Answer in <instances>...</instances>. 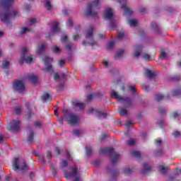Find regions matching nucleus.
Here are the masks:
<instances>
[{
    "instance_id": "obj_1",
    "label": "nucleus",
    "mask_w": 181,
    "mask_h": 181,
    "mask_svg": "<svg viewBox=\"0 0 181 181\" xmlns=\"http://www.w3.org/2000/svg\"><path fill=\"white\" fill-rule=\"evenodd\" d=\"M14 1L15 0H0V6L2 7L0 10V19L3 23H9V19L18 15V11L9 9Z\"/></svg>"
},
{
    "instance_id": "obj_2",
    "label": "nucleus",
    "mask_w": 181,
    "mask_h": 181,
    "mask_svg": "<svg viewBox=\"0 0 181 181\" xmlns=\"http://www.w3.org/2000/svg\"><path fill=\"white\" fill-rule=\"evenodd\" d=\"M107 153H110V156L115 155L114 157L111 158V163L112 166H115V165H117V162H118V159H119V154L115 153V150L112 147L101 148L99 151L100 155H107Z\"/></svg>"
},
{
    "instance_id": "obj_3",
    "label": "nucleus",
    "mask_w": 181,
    "mask_h": 181,
    "mask_svg": "<svg viewBox=\"0 0 181 181\" xmlns=\"http://www.w3.org/2000/svg\"><path fill=\"white\" fill-rule=\"evenodd\" d=\"M100 5V0H95L87 6L86 16H92V18H97L98 13L94 11V9H98Z\"/></svg>"
},
{
    "instance_id": "obj_4",
    "label": "nucleus",
    "mask_w": 181,
    "mask_h": 181,
    "mask_svg": "<svg viewBox=\"0 0 181 181\" xmlns=\"http://www.w3.org/2000/svg\"><path fill=\"white\" fill-rule=\"evenodd\" d=\"M93 33H94V28H93V25H90L88 29L86 31V38L90 39V42H86L85 41H83L82 42L83 46H94V45L95 46H98V44H97V42L93 38Z\"/></svg>"
},
{
    "instance_id": "obj_5",
    "label": "nucleus",
    "mask_w": 181,
    "mask_h": 181,
    "mask_svg": "<svg viewBox=\"0 0 181 181\" xmlns=\"http://www.w3.org/2000/svg\"><path fill=\"white\" fill-rule=\"evenodd\" d=\"M7 129L10 132H19L21 130V121L19 120H11L9 122Z\"/></svg>"
},
{
    "instance_id": "obj_6",
    "label": "nucleus",
    "mask_w": 181,
    "mask_h": 181,
    "mask_svg": "<svg viewBox=\"0 0 181 181\" xmlns=\"http://www.w3.org/2000/svg\"><path fill=\"white\" fill-rule=\"evenodd\" d=\"M104 18L106 21H109L110 22V28H115V21L114 20V13H112V9L109 8L106 9L104 13Z\"/></svg>"
},
{
    "instance_id": "obj_7",
    "label": "nucleus",
    "mask_w": 181,
    "mask_h": 181,
    "mask_svg": "<svg viewBox=\"0 0 181 181\" xmlns=\"http://www.w3.org/2000/svg\"><path fill=\"white\" fill-rule=\"evenodd\" d=\"M13 88L15 90V91H18L20 94H22V93H25V83L23 82V81L21 80H16V81L13 82Z\"/></svg>"
},
{
    "instance_id": "obj_8",
    "label": "nucleus",
    "mask_w": 181,
    "mask_h": 181,
    "mask_svg": "<svg viewBox=\"0 0 181 181\" xmlns=\"http://www.w3.org/2000/svg\"><path fill=\"white\" fill-rule=\"evenodd\" d=\"M22 52V57L20 59V64H23V63H32L33 62V58L30 56H28L26 57V53H28V48L26 47H22L21 48Z\"/></svg>"
},
{
    "instance_id": "obj_9",
    "label": "nucleus",
    "mask_w": 181,
    "mask_h": 181,
    "mask_svg": "<svg viewBox=\"0 0 181 181\" xmlns=\"http://www.w3.org/2000/svg\"><path fill=\"white\" fill-rule=\"evenodd\" d=\"M13 169L14 170H28V165L25 161L19 165V158H16L13 163Z\"/></svg>"
},
{
    "instance_id": "obj_10",
    "label": "nucleus",
    "mask_w": 181,
    "mask_h": 181,
    "mask_svg": "<svg viewBox=\"0 0 181 181\" xmlns=\"http://www.w3.org/2000/svg\"><path fill=\"white\" fill-rule=\"evenodd\" d=\"M43 62L47 65V67L43 69L44 71H45V73H53L54 69L52 66V63H53V58L45 57L43 58Z\"/></svg>"
},
{
    "instance_id": "obj_11",
    "label": "nucleus",
    "mask_w": 181,
    "mask_h": 181,
    "mask_svg": "<svg viewBox=\"0 0 181 181\" xmlns=\"http://www.w3.org/2000/svg\"><path fill=\"white\" fill-rule=\"evenodd\" d=\"M66 121L68 124L71 126L76 125V124H78V117L76 116L74 114L71 112L66 113Z\"/></svg>"
},
{
    "instance_id": "obj_12",
    "label": "nucleus",
    "mask_w": 181,
    "mask_h": 181,
    "mask_svg": "<svg viewBox=\"0 0 181 181\" xmlns=\"http://www.w3.org/2000/svg\"><path fill=\"white\" fill-rule=\"evenodd\" d=\"M71 173H68L67 170H66L64 172L65 173V177H74V176H76V175H77V172H78V170H80L78 169V167H77V165H74L73 167L71 168Z\"/></svg>"
},
{
    "instance_id": "obj_13",
    "label": "nucleus",
    "mask_w": 181,
    "mask_h": 181,
    "mask_svg": "<svg viewBox=\"0 0 181 181\" xmlns=\"http://www.w3.org/2000/svg\"><path fill=\"white\" fill-rule=\"evenodd\" d=\"M143 48H144V46H142V45H138L135 46V51H134V53L133 54V56L135 59H138V57L141 56Z\"/></svg>"
},
{
    "instance_id": "obj_14",
    "label": "nucleus",
    "mask_w": 181,
    "mask_h": 181,
    "mask_svg": "<svg viewBox=\"0 0 181 181\" xmlns=\"http://www.w3.org/2000/svg\"><path fill=\"white\" fill-rule=\"evenodd\" d=\"M121 103L124 104L126 108H129V107H132L134 105L132 103V99L129 98H122Z\"/></svg>"
},
{
    "instance_id": "obj_15",
    "label": "nucleus",
    "mask_w": 181,
    "mask_h": 181,
    "mask_svg": "<svg viewBox=\"0 0 181 181\" xmlns=\"http://www.w3.org/2000/svg\"><path fill=\"white\" fill-rule=\"evenodd\" d=\"M180 175V170L178 168H176V171L174 173V175H170L168 177V181H177L179 178L177 175Z\"/></svg>"
},
{
    "instance_id": "obj_16",
    "label": "nucleus",
    "mask_w": 181,
    "mask_h": 181,
    "mask_svg": "<svg viewBox=\"0 0 181 181\" xmlns=\"http://www.w3.org/2000/svg\"><path fill=\"white\" fill-rule=\"evenodd\" d=\"M144 169L141 170V173L142 175H146L148 172H151L152 170V167L151 165H148V163H144L143 164Z\"/></svg>"
},
{
    "instance_id": "obj_17",
    "label": "nucleus",
    "mask_w": 181,
    "mask_h": 181,
    "mask_svg": "<svg viewBox=\"0 0 181 181\" xmlns=\"http://www.w3.org/2000/svg\"><path fill=\"white\" fill-rule=\"evenodd\" d=\"M121 8L122 9H125L124 15L128 16H132L133 12L132 11V10H130L129 8H127V4H122Z\"/></svg>"
},
{
    "instance_id": "obj_18",
    "label": "nucleus",
    "mask_w": 181,
    "mask_h": 181,
    "mask_svg": "<svg viewBox=\"0 0 181 181\" xmlns=\"http://www.w3.org/2000/svg\"><path fill=\"white\" fill-rule=\"evenodd\" d=\"M41 99L42 100V103H48V101H52V98L50 97V95L47 93H43Z\"/></svg>"
},
{
    "instance_id": "obj_19",
    "label": "nucleus",
    "mask_w": 181,
    "mask_h": 181,
    "mask_svg": "<svg viewBox=\"0 0 181 181\" xmlns=\"http://www.w3.org/2000/svg\"><path fill=\"white\" fill-rule=\"evenodd\" d=\"M74 107H76V108H79L80 110H84L86 105L82 103L78 102H73Z\"/></svg>"
},
{
    "instance_id": "obj_20",
    "label": "nucleus",
    "mask_w": 181,
    "mask_h": 181,
    "mask_svg": "<svg viewBox=\"0 0 181 181\" xmlns=\"http://www.w3.org/2000/svg\"><path fill=\"white\" fill-rule=\"evenodd\" d=\"M110 95L112 97V98H116V100H118V101H122L123 98L122 97L119 96L117 92L115 91L110 93Z\"/></svg>"
},
{
    "instance_id": "obj_21",
    "label": "nucleus",
    "mask_w": 181,
    "mask_h": 181,
    "mask_svg": "<svg viewBox=\"0 0 181 181\" xmlns=\"http://www.w3.org/2000/svg\"><path fill=\"white\" fill-rule=\"evenodd\" d=\"M29 81H31L33 84L37 83V76L36 75H30L28 76Z\"/></svg>"
},
{
    "instance_id": "obj_22",
    "label": "nucleus",
    "mask_w": 181,
    "mask_h": 181,
    "mask_svg": "<svg viewBox=\"0 0 181 181\" xmlns=\"http://www.w3.org/2000/svg\"><path fill=\"white\" fill-rule=\"evenodd\" d=\"M52 31L57 32V33L60 32V28H59V22H57V21L53 22Z\"/></svg>"
},
{
    "instance_id": "obj_23",
    "label": "nucleus",
    "mask_w": 181,
    "mask_h": 181,
    "mask_svg": "<svg viewBox=\"0 0 181 181\" xmlns=\"http://www.w3.org/2000/svg\"><path fill=\"white\" fill-rule=\"evenodd\" d=\"M119 114L121 117H124L128 115V110L127 108L119 107Z\"/></svg>"
},
{
    "instance_id": "obj_24",
    "label": "nucleus",
    "mask_w": 181,
    "mask_h": 181,
    "mask_svg": "<svg viewBox=\"0 0 181 181\" xmlns=\"http://www.w3.org/2000/svg\"><path fill=\"white\" fill-rule=\"evenodd\" d=\"M25 107L27 110H28V119H30V118H32V110H30V103L25 102Z\"/></svg>"
},
{
    "instance_id": "obj_25",
    "label": "nucleus",
    "mask_w": 181,
    "mask_h": 181,
    "mask_svg": "<svg viewBox=\"0 0 181 181\" xmlns=\"http://www.w3.org/2000/svg\"><path fill=\"white\" fill-rule=\"evenodd\" d=\"M34 133L29 129V134L28 137V144H30V142H33V138H34Z\"/></svg>"
},
{
    "instance_id": "obj_26",
    "label": "nucleus",
    "mask_w": 181,
    "mask_h": 181,
    "mask_svg": "<svg viewBox=\"0 0 181 181\" xmlns=\"http://www.w3.org/2000/svg\"><path fill=\"white\" fill-rule=\"evenodd\" d=\"M98 118H107V113L101 111H96Z\"/></svg>"
},
{
    "instance_id": "obj_27",
    "label": "nucleus",
    "mask_w": 181,
    "mask_h": 181,
    "mask_svg": "<svg viewBox=\"0 0 181 181\" xmlns=\"http://www.w3.org/2000/svg\"><path fill=\"white\" fill-rule=\"evenodd\" d=\"M145 74H146V77H148V78H153V77H155V74L150 69H147L146 71Z\"/></svg>"
},
{
    "instance_id": "obj_28",
    "label": "nucleus",
    "mask_w": 181,
    "mask_h": 181,
    "mask_svg": "<svg viewBox=\"0 0 181 181\" xmlns=\"http://www.w3.org/2000/svg\"><path fill=\"white\" fill-rule=\"evenodd\" d=\"M151 28L155 30L156 33H160V30H159V27H158V24H156V23L152 22Z\"/></svg>"
},
{
    "instance_id": "obj_29",
    "label": "nucleus",
    "mask_w": 181,
    "mask_h": 181,
    "mask_svg": "<svg viewBox=\"0 0 181 181\" xmlns=\"http://www.w3.org/2000/svg\"><path fill=\"white\" fill-rule=\"evenodd\" d=\"M165 154V151L162 149L156 151L154 152L153 155L156 157H159V156H162Z\"/></svg>"
},
{
    "instance_id": "obj_30",
    "label": "nucleus",
    "mask_w": 181,
    "mask_h": 181,
    "mask_svg": "<svg viewBox=\"0 0 181 181\" xmlns=\"http://www.w3.org/2000/svg\"><path fill=\"white\" fill-rule=\"evenodd\" d=\"M10 62H11L10 59H8L4 61L2 64V69H8Z\"/></svg>"
},
{
    "instance_id": "obj_31",
    "label": "nucleus",
    "mask_w": 181,
    "mask_h": 181,
    "mask_svg": "<svg viewBox=\"0 0 181 181\" xmlns=\"http://www.w3.org/2000/svg\"><path fill=\"white\" fill-rule=\"evenodd\" d=\"M130 155L134 158H141V153L139 151H133L130 153Z\"/></svg>"
},
{
    "instance_id": "obj_32",
    "label": "nucleus",
    "mask_w": 181,
    "mask_h": 181,
    "mask_svg": "<svg viewBox=\"0 0 181 181\" xmlns=\"http://www.w3.org/2000/svg\"><path fill=\"white\" fill-rule=\"evenodd\" d=\"M45 44L38 45L37 49V53H38V54H40V53H42V52H43V50H45Z\"/></svg>"
},
{
    "instance_id": "obj_33",
    "label": "nucleus",
    "mask_w": 181,
    "mask_h": 181,
    "mask_svg": "<svg viewBox=\"0 0 181 181\" xmlns=\"http://www.w3.org/2000/svg\"><path fill=\"white\" fill-rule=\"evenodd\" d=\"M167 172H168V168L167 167H165L163 165H160V173L162 175H166Z\"/></svg>"
},
{
    "instance_id": "obj_34",
    "label": "nucleus",
    "mask_w": 181,
    "mask_h": 181,
    "mask_svg": "<svg viewBox=\"0 0 181 181\" xmlns=\"http://www.w3.org/2000/svg\"><path fill=\"white\" fill-rule=\"evenodd\" d=\"M155 100L156 101H162V100H163V95L160 93L155 95Z\"/></svg>"
},
{
    "instance_id": "obj_35",
    "label": "nucleus",
    "mask_w": 181,
    "mask_h": 181,
    "mask_svg": "<svg viewBox=\"0 0 181 181\" xmlns=\"http://www.w3.org/2000/svg\"><path fill=\"white\" fill-rule=\"evenodd\" d=\"M129 25H130V26H136V25H138V21L135 19H130L129 20Z\"/></svg>"
},
{
    "instance_id": "obj_36",
    "label": "nucleus",
    "mask_w": 181,
    "mask_h": 181,
    "mask_svg": "<svg viewBox=\"0 0 181 181\" xmlns=\"http://www.w3.org/2000/svg\"><path fill=\"white\" fill-rule=\"evenodd\" d=\"M179 95H181V89H177L173 91V97H177Z\"/></svg>"
},
{
    "instance_id": "obj_37",
    "label": "nucleus",
    "mask_w": 181,
    "mask_h": 181,
    "mask_svg": "<svg viewBox=\"0 0 181 181\" xmlns=\"http://www.w3.org/2000/svg\"><path fill=\"white\" fill-rule=\"evenodd\" d=\"M134 171L132 170V169L129 168H127L123 170V173L124 175H131V173H132Z\"/></svg>"
},
{
    "instance_id": "obj_38",
    "label": "nucleus",
    "mask_w": 181,
    "mask_h": 181,
    "mask_svg": "<svg viewBox=\"0 0 181 181\" xmlns=\"http://www.w3.org/2000/svg\"><path fill=\"white\" fill-rule=\"evenodd\" d=\"M85 149L86 151V155L88 156H91L92 153H93V149L88 148V146H86Z\"/></svg>"
},
{
    "instance_id": "obj_39",
    "label": "nucleus",
    "mask_w": 181,
    "mask_h": 181,
    "mask_svg": "<svg viewBox=\"0 0 181 181\" xmlns=\"http://www.w3.org/2000/svg\"><path fill=\"white\" fill-rule=\"evenodd\" d=\"M180 116V115H179L177 112H174L170 115V117L176 119V118H179Z\"/></svg>"
},
{
    "instance_id": "obj_40",
    "label": "nucleus",
    "mask_w": 181,
    "mask_h": 181,
    "mask_svg": "<svg viewBox=\"0 0 181 181\" xmlns=\"http://www.w3.org/2000/svg\"><path fill=\"white\" fill-rule=\"evenodd\" d=\"M22 112V107L21 106H17L15 109V113L16 115H19Z\"/></svg>"
},
{
    "instance_id": "obj_41",
    "label": "nucleus",
    "mask_w": 181,
    "mask_h": 181,
    "mask_svg": "<svg viewBox=\"0 0 181 181\" xmlns=\"http://www.w3.org/2000/svg\"><path fill=\"white\" fill-rule=\"evenodd\" d=\"M129 90L132 91V94H136V88H135V86H129Z\"/></svg>"
},
{
    "instance_id": "obj_42",
    "label": "nucleus",
    "mask_w": 181,
    "mask_h": 181,
    "mask_svg": "<svg viewBox=\"0 0 181 181\" xmlns=\"http://www.w3.org/2000/svg\"><path fill=\"white\" fill-rule=\"evenodd\" d=\"M68 163H67V161L66 160H62L60 163H59V166L61 168H66L68 166Z\"/></svg>"
},
{
    "instance_id": "obj_43",
    "label": "nucleus",
    "mask_w": 181,
    "mask_h": 181,
    "mask_svg": "<svg viewBox=\"0 0 181 181\" xmlns=\"http://www.w3.org/2000/svg\"><path fill=\"white\" fill-rule=\"evenodd\" d=\"M45 8H47L48 11L52 9V4L50 3V1H45Z\"/></svg>"
},
{
    "instance_id": "obj_44",
    "label": "nucleus",
    "mask_w": 181,
    "mask_h": 181,
    "mask_svg": "<svg viewBox=\"0 0 181 181\" xmlns=\"http://www.w3.org/2000/svg\"><path fill=\"white\" fill-rule=\"evenodd\" d=\"M180 132L175 131L174 132H173V136H175V138H178V136H180Z\"/></svg>"
},
{
    "instance_id": "obj_45",
    "label": "nucleus",
    "mask_w": 181,
    "mask_h": 181,
    "mask_svg": "<svg viewBox=\"0 0 181 181\" xmlns=\"http://www.w3.org/2000/svg\"><path fill=\"white\" fill-rule=\"evenodd\" d=\"M51 49L54 52V53H59L60 52V49L58 47H52Z\"/></svg>"
},
{
    "instance_id": "obj_46",
    "label": "nucleus",
    "mask_w": 181,
    "mask_h": 181,
    "mask_svg": "<svg viewBox=\"0 0 181 181\" xmlns=\"http://www.w3.org/2000/svg\"><path fill=\"white\" fill-rule=\"evenodd\" d=\"M143 57H144V60H148V61L152 60V59L151 58V55H149L148 54H144Z\"/></svg>"
},
{
    "instance_id": "obj_47",
    "label": "nucleus",
    "mask_w": 181,
    "mask_h": 181,
    "mask_svg": "<svg viewBox=\"0 0 181 181\" xmlns=\"http://www.w3.org/2000/svg\"><path fill=\"white\" fill-rule=\"evenodd\" d=\"M141 88L143 89V90H145V91H149V86H148V85H146V84H143V85H141Z\"/></svg>"
},
{
    "instance_id": "obj_48",
    "label": "nucleus",
    "mask_w": 181,
    "mask_h": 181,
    "mask_svg": "<svg viewBox=\"0 0 181 181\" xmlns=\"http://www.w3.org/2000/svg\"><path fill=\"white\" fill-rule=\"evenodd\" d=\"M112 47H114V42L111 41L107 45V49H108V50H111V49H112Z\"/></svg>"
},
{
    "instance_id": "obj_49",
    "label": "nucleus",
    "mask_w": 181,
    "mask_h": 181,
    "mask_svg": "<svg viewBox=\"0 0 181 181\" xmlns=\"http://www.w3.org/2000/svg\"><path fill=\"white\" fill-rule=\"evenodd\" d=\"M127 144L129 145V146H132V145L135 144V140L134 139H130L127 141Z\"/></svg>"
},
{
    "instance_id": "obj_50",
    "label": "nucleus",
    "mask_w": 181,
    "mask_h": 181,
    "mask_svg": "<svg viewBox=\"0 0 181 181\" xmlns=\"http://www.w3.org/2000/svg\"><path fill=\"white\" fill-rule=\"evenodd\" d=\"M124 54V49H121L117 52V57H121Z\"/></svg>"
},
{
    "instance_id": "obj_51",
    "label": "nucleus",
    "mask_w": 181,
    "mask_h": 181,
    "mask_svg": "<svg viewBox=\"0 0 181 181\" xmlns=\"http://www.w3.org/2000/svg\"><path fill=\"white\" fill-rule=\"evenodd\" d=\"M93 164L95 168H100V165H101V162H100L99 160H95L94 161Z\"/></svg>"
},
{
    "instance_id": "obj_52",
    "label": "nucleus",
    "mask_w": 181,
    "mask_h": 181,
    "mask_svg": "<svg viewBox=\"0 0 181 181\" xmlns=\"http://www.w3.org/2000/svg\"><path fill=\"white\" fill-rule=\"evenodd\" d=\"M73 134H74V135H75V136H80V130H78V129L74 130Z\"/></svg>"
},
{
    "instance_id": "obj_53",
    "label": "nucleus",
    "mask_w": 181,
    "mask_h": 181,
    "mask_svg": "<svg viewBox=\"0 0 181 181\" xmlns=\"http://www.w3.org/2000/svg\"><path fill=\"white\" fill-rule=\"evenodd\" d=\"M126 127H132L134 125V122L131 120L127 121V122L125 124Z\"/></svg>"
},
{
    "instance_id": "obj_54",
    "label": "nucleus",
    "mask_w": 181,
    "mask_h": 181,
    "mask_svg": "<svg viewBox=\"0 0 181 181\" xmlns=\"http://www.w3.org/2000/svg\"><path fill=\"white\" fill-rule=\"evenodd\" d=\"M94 97H95V95H93V94L88 95L87 96L88 101H91V100H93V98H94Z\"/></svg>"
},
{
    "instance_id": "obj_55",
    "label": "nucleus",
    "mask_w": 181,
    "mask_h": 181,
    "mask_svg": "<svg viewBox=\"0 0 181 181\" xmlns=\"http://www.w3.org/2000/svg\"><path fill=\"white\" fill-rule=\"evenodd\" d=\"M67 26L71 27L73 26V20L71 18H69L68 20V22L66 23Z\"/></svg>"
},
{
    "instance_id": "obj_56",
    "label": "nucleus",
    "mask_w": 181,
    "mask_h": 181,
    "mask_svg": "<svg viewBox=\"0 0 181 181\" xmlns=\"http://www.w3.org/2000/svg\"><path fill=\"white\" fill-rule=\"evenodd\" d=\"M165 57H166V52H165V50L162 49L160 59H165Z\"/></svg>"
},
{
    "instance_id": "obj_57",
    "label": "nucleus",
    "mask_w": 181,
    "mask_h": 181,
    "mask_svg": "<svg viewBox=\"0 0 181 181\" xmlns=\"http://www.w3.org/2000/svg\"><path fill=\"white\" fill-rule=\"evenodd\" d=\"M29 31V28L28 27H25L23 28H22L21 33L23 34V33H26V32Z\"/></svg>"
},
{
    "instance_id": "obj_58",
    "label": "nucleus",
    "mask_w": 181,
    "mask_h": 181,
    "mask_svg": "<svg viewBox=\"0 0 181 181\" xmlns=\"http://www.w3.org/2000/svg\"><path fill=\"white\" fill-rule=\"evenodd\" d=\"M155 143L156 145H158V146H160L162 145V140L160 139H156L155 141Z\"/></svg>"
},
{
    "instance_id": "obj_59",
    "label": "nucleus",
    "mask_w": 181,
    "mask_h": 181,
    "mask_svg": "<svg viewBox=\"0 0 181 181\" xmlns=\"http://www.w3.org/2000/svg\"><path fill=\"white\" fill-rule=\"evenodd\" d=\"M67 39H69V37H67V35H63L61 37V41L62 42H66Z\"/></svg>"
},
{
    "instance_id": "obj_60",
    "label": "nucleus",
    "mask_w": 181,
    "mask_h": 181,
    "mask_svg": "<svg viewBox=\"0 0 181 181\" xmlns=\"http://www.w3.org/2000/svg\"><path fill=\"white\" fill-rule=\"evenodd\" d=\"M158 112H160V114H161V115H163V114H165V109L158 107Z\"/></svg>"
},
{
    "instance_id": "obj_61",
    "label": "nucleus",
    "mask_w": 181,
    "mask_h": 181,
    "mask_svg": "<svg viewBox=\"0 0 181 181\" xmlns=\"http://www.w3.org/2000/svg\"><path fill=\"white\" fill-rule=\"evenodd\" d=\"M55 152L57 153V155H62V152L60 151V148L59 147L55 148Z\"/></svg>"
},
{
    "instance_id": "obj_62",
    "label": "nucleus",
    "mask_w": 181,
    "mask_h": 181,
    "mask_svg": "<svg viewBox=\"0 0 181 181\" xmlns=\"http://www.w3.org/2000/svg\"><path fill=\"white\" fill-rule=\"evenodd\" d=\"M139 12H140V13H146V8H141L139 9Z\"/></svg>"
},
{
    "instance_id": "obj_63",
    "label": "nucleus",
    "mask_w": 181,
    "mask_h": 181,
    "mask_svg": "<svg viewBox=\"0 0 181 181\" xmlns=\"http://www.w3.org/2000/svg\"><path fill=\"white\" fill-rule=\"evenodd\" d=\"M103 64H104L105 67H110V66H111V64L108 63L107 61L103 62Z\"/></svg>"
},
{
    "instance_id": "obj_64",
    "label": "nucleus",
    "mask_w": 181,
    "mask_h": 181,
    "mask_svg": "<svg viewBox=\"0 0 181 181\" xmlns=\"http://www.w3.org/2000/svg\"><path fill=\"white\" fill-rule=\"evenodd\" d=\"M71 47H72L71 44L69 43L66 45V50H71Z\"/></svg>"
}]
</instances>
